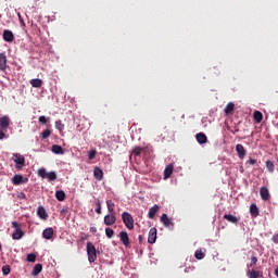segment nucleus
<instances>
[{
  "label": "nucleus",
  "instance_id": "f257e3e1",
  "mask_svg": "<svg viewBox=\"0 0 278 278\" xmlns=\"http://www.w3.org/2000/svg\"><path fill=\"white\" fill-rule=\"evenodd\" d=\"M38 177H41V179H48V181H55L58 179V174L55 172H49L47 173V169L41 167L37 172Z\"/></svg>",
  "mask_w": 278,
  "mask_h": 278
},
{
  "label": "nucleus",
  "instance_id": "a19ab883",
  "mask_svg": "<svg viewBox=\"0 0 278 278\" xmlns=\"http://www.w3.org/2000/svg\"><path fill=\"white\" fill-rule=\"evenodd\" d=\"M96 212L98 214H101V201L99 200L96 202Z\"/></svg>",
  "mask_w": 278,
  "mask_h": 278
},
{
  "label": "nucleus",
  "instance_id": "a878e982",
  "mask_svg": "<svg viewBox=\"0 0 278 278\" xmlns=\"http://www.w3.org/2000/svg\"><path fill=\"white\" fill-rule=\"evenodd\" d=\"M224 219L228 220V223H231L232 225L238 224V220H239L238 217H236V216H233L231 214H225L224 215Z\"/></svg>",
  "mask_w": 278,
  "mask_h": 278
},
{
  "label": "nucleus",
  "instance_id": "49530a36",
  "mask_svg": "<svg viewBox=\"0 0 278 278\" xmlns=\"http://www.w3.org/2000/svg\"><path fill=\"white\" fill-rule=\"evenodd\" d=\"M247 164H251V165L257 164V160H255V159H250V160L247 162Z\"/></svg>",
  "mask_w": 278,
  "mask_h": 278
},
{
  "label": "nucleus",
  "instance_id": "20e7f679",
  "mask_svg": "<svg viewBox=\"0 0 278 278\" xmlns=\"http://www.w3.org/2000/svg\"><path fill=\"white\" fill-rule=\"evenodd\" d=\"M12 228L15 229L14 232L12 233L13 240H21L25 233L21 229V224L17 222H12Z\"/></svg>",
  "mask_w": 278,
  "mask_h": 278
},
{
  "label": "nucleus",
  "instance_id": "5701e85b",
  "mask_svg": "<svg viewBox=\"0 0 278 278\" xmlns=\"http://www.w3.org/2000/svg\"><path fill=\"white\" fill-rule=\"evenodd\" d=\"M195 138L199 144H205V142H207V136H205L203 132L197 134Z\"/></svg>",
  "mask_w": 278,
  "mask_h": 278
},
{
  "label": "nucleus",
  "instance_id": "2f4dec72",
  "mask_svg": "<svg viewBox=\"0 0 278 278\" xmlns=\"http://www.w3.org/2000/svg\"><path fill=\"white\" fill-rule=\"evenodd\" d=\"M55 199H58L59 201H64L66 199V193H64L63 190H58L55 192Z\"/></svg>",
  "mask_w": 278,
  "mask_h": 278
},
{
  "label": "nucleus",
  "instance_id": "0eeeda50",
  "mask_svg": "<svg viewBox=\"0 0 278 278\" xmlns=\"http://www.w3.org/2000/svg\"><path fill=\"white\" fill-rule=\"evenodd\" d=\"M115 223H116V214L110 213L104 216V225H106V227H112V225H114Z\"/></svg>",
  "mask_w": 278,
  "mask_h": 278
},
{
  "label": "nucleus",
  "instance_id": "f704fd0d",
  "mask_svg": "<svg viewBox=\"0 0 278 278\" xmlns=\"http://www.w3.org/2000/svg\"><path fill=\"white\" fill-rule=\"evenodd\" d=\"M49 136H51V130H49V129H45V130L40 134L41 140H47V138H49Z\"/></svg>",
  "mask_w": 278,
  "mask_h": 278
},
{
  "label": "nucleus",
  "instance_id": "3c124183",
  "mask_svg": "<svg viewBox=\"0 0 278 278\" xmlns=\"http://www.w3.org/2000/svg\"><path fill=\"white\" fill-rule=\"evenodd\" d=\"M139 242H142V235L139 236Z\"/></svg>",
  "mask_w": 278,
  "mask_h": 278
},
{
  "label": "nucleus",
  "instance_id": "ddd939ff",
  "mask_svg": "<svg viewBox=\"0 0 278 278\" xmlns=\"http://www.w3.org/2000/svg\"><path fill=\"white\" fill-rule=\"evenodd\" d=\"M236 151H237L238 157H240V160H244V156L247 155V150L244 149V146H242L240 143L237 144Z\"/></svg>",
  "mask_w": 278,
  "mask_h": 278
},
{
  "label": "nucleus",
  "instance_id": "f03ea898",
  "mask_svg": "<svg viewBox=\"0 0 278 278\" xmlns=\"http://www.w3.org/2000/svg\"><path fill=\"white\" fill-rule=\"evenodd\" d=\"M87 255L90 264L97 262V248H94L92 242H87Z\"/></svg>",
  "mask_w": 278,
  "mask_h": 278
},
{
  "label": "nucleus",
  "instance_id": "f3484780",
  "mask_svg": "<svg viewBox=\"0 0 278 278\" xmlns=\"http://www.w3.org/2000/svg\"><path fill=\"white\" fill-rule=\"evenodd\" d=\"M159 211H160V206H159L157 204H155L154 206H152V207L149 210L148 218H150V219L155 218V215L157 214Z\"/></svg>",
  "mask_w": 278,
  "mask_h": 278
},
{
  "label": "nucleus",
  "instance_id": "a211bd4d",
  "mask_svg": "<svg viewBox=\"0 0 278 278\" xmlns=\"http://www.w3.org/2000/svg\"><path fill=\"white\" fill-rule=\"evenodd\" d=\"M250 214H251L252 218H257V216H260V208H257L256 204L250 205Z\"/></svg>",
  "mask_w": 278,
  "mask_h": 278
},
{
  "label": "nucleus",
  "instance_id": "1a4fd4ad",
  "mask_svg": "<svg viewBox=\"0 0 278 278\" xmlns=\"http://www.w3.org/2000/svg\"><path fill=\"white\" fill-rule=\"evenodd\" d=\"M8 68V56L5 52L0 53V71L5 72Z\"/></svg>",
  "mask_w": 278,
  "mask_h": 278
},
{
  "label": "nucleus",
  "instance_id": "7c9ffc66",
  "mask_svg": "<svg viewBox=\"0 0 278 278\" xmlns=\"http://www.w3.org/2000/svg\"><path fill=\"white\" fill-rule=\"evenodd\" d=\"M253 116H254L255 123H261L262 121H264V115L260 111H255Z\"/></svg>",
  "mask_w": 278,
  "mask_h": 278
},
{
  "label": "nucleus",
  "instance_id": "37998d69",
  "mask_svg": "<svg viewBox=\"0 0 278 278\" xmlns=\"http://www.w3.org/2000/svg\"><path fill=\"white\" fill-rule=\"evenodd\" d=\"M89 155V160H94V155H97V151L96 150H91L88 152Z\"/></svg>",
  "mask_w": 278,
  "mask_h": 278
},
{
  "label": "nucleus",
  "instance_id": "39448f33",
  "mask_svg": "<svg viewBox=\"0 0 278 278\" xmlns=\"http://www.w3.org/2000/svg\"><path fill=\"white\" fill-rule=\"evenodd\" d=\"M12 160L17 164L16 168H23L25 166V156L21 153H13Z\"/></svg>",
  "mask_w": 278,
  "mask_h": 278
},
{
  "label": "nucleus",
  "instance_id": "4be33fe9",
  "mask_svg": "<svg viewBox=\"0 0 278 278\" xmlns=\"http://www.w3.org/2000/svg\"><path fill=\"white\" fill-rule=\"evenodd\" d=\"M40 273H42V264H36L33 267V271H31L33 277H38Z\"/></svg>",
  "mask_w": 278,
  "mask_h": 278
},
{
  "label": "nucleus",
  "instance_id": "e433bc0d",
  "mask_svg": "<svg viewBox=\"0 0 278 278\" xmlns=\"http://www.w3.org/2000/svg\"><path fill=\"white\" fill-rule=\"evenodd\" d=\"M55 129H58L60 131V134H62V131H64V124H62V121L55 122Z\"/></svg>",
  "mask_w": 278,
  "mask_h": 278
},
{
  "label": "nucleus",
  "instance_id": "c85d7f7f",
  "mask_svg": "<svg viewBox=\"0 0 278 278\" xmlns=\"http://www.w3.org/2000/svg\"><path fill=\"white\" fill-rule=\"evenodd\" d=\"M52 153H55V155H62V153H64V150L62 149V146L54 144L52 146Z\"/></svg>",
  "mask_w": 278,
  "mask_h": 278
},
{
  "label": "nucleus",
  "instance_id": "dca6fc26",
  "mask_svg": "<svg viewBox=\"0 0 278 278\" xmlns=\"http://www.w3.org/2000/svg\"><path fill=\"white\" fill-rule=\"evenodd\" d=\"M93 177L98 179V181H101V179H103V169L96 166L93 168Z\"/></svg>",
  "mask_w": 278,
  "mask_h": 278
},
{
  "label": "nucleus",
  "instance_id": "7ed1b4c3",
  "mask_svg": "<svg viewBox=\"0 0 278 278\" xmlns=\"http://www.w3.org/2000/svg\"><path fill=\"white\" fill-rule=\"evenodd\" d=\"M122 220H123L125 227L129 229V231H131V229H134V216H131L129 214V212L122 213Z\"/></svg>",
  "mask_w": 278,
  "mask_h": 278
},
{
  "label": "nucleus",
  "instance_id": "cd10ccee",
  "mask_svg": "<svg viewBox=\"0 0 278 278\" xmlns=\"http://www.w3.org/2000/svg\"><path fill=\"white\" fill-rule=\"evenodd\" d=\"M265 167L267 168L268 173H275V163L270 160L265 162Z\"/></svg>",
  "mask_w": 278,
  "mask_h": 278
},
{
  "label": "nucleus",
  "instance_id": "393cba45",
  "mask_svg": "<svg viewBox=\"0 0 278 278\" xmlns=\"http://www.w3.org/2000/svg\"><path fill=\"white\" fill-rule=\"evenodd\" d=\"M174 167L172 164L167 165L164 169V179H169L170 175H173Z\"/></svg>",
  "mask_w": 278,
  "mask_h": 278
},
{
  "label": "nucleus",
  "instance_id": "5fc2aeb1",
  "mask_svg": "<svg viewBox=\"0 0 278 278\" xmlns=\"http://www.w3.org/2000/svg\"><path fill=\"white\" fill-rule=\"evenodd\" d=\"M0 251H1V244H0Z\"/></svg>",
  "mask_w": 278,
  "mask_h": 278
},
{
  "label": "nucleus",
  "instance_id": "c9c22d12",
  "mask_svg": "<svg viewBox=\"0 0 278 278\" xmlns=\"http://www.w3.org/2000/svg\"><path fill=\"white\" fill-rule=\"evenodd\" d=\"M105 236H106V238H109V239L114 238V229H112V228H110V227L105 228Z\"/></svg>",
  "mask_w": 278,
  "mask_h": 278
},
{
  "label": "nucleus",
  "instance_id": "c756f323",
  "mask_svg": "<svg viewBox=\"0 0 278 278\" xmlns=\"http://www.w3.org/2000/svg\"><path fill=\"white\" fill-rule=\"evenodd\" d=\"M30 85L33 86V88H40L42 86V79L34 78L30 80Z\"/></svg>",
  "mask_w": 278,
  "mask_h": 278
},
{
  "label": "nucleus",
  "instance_id": "603ef678",
  "mask_svg": "<svg viewBox=\"0 0 278 278\" xmlns=\"http://www.w3.org/2000/svg\"><path fill=\"white\" fill-rule=\"evenodd\" d=\"M188 271H189L188 268H186V269H185V273H188Z\"/></svg>",
  "mask_w": 278,
  "mask_h": 278
},
{
  "label": "nucleus",
  "instance_id": "6e6552de",
  "mask_svg": "<svg viewBox=\"0 0 278 278\" xmlns=\"http://www.w3.org/2000/svg\"><path fill=\"white\" fill-rule=\"evenodd\" d=\"M155 240H157V228L153 227L149 231L148 242L149 244H155Z\"/></svg>",
  "mask_w": 278,
  "mask_h": 278
},
{
  "label": "nucleus",
  "instance_id": "4c0bfd02",
  "mask_svg": "<svg viewBox=\"0 0 278 278\" xmlns=\"http://www.w3.org/2000/svg\"><path fill=\"white\" fill-rule=\"evenodd\" d=\"M2 273L5 276L10 275V273H11L10 265L2 266Z\"/></svg>",
  "mask_w": 278,
  "mask_h": 278
},
{
  "label": "nucleus",
  "instance_id": "473e14b6",
  "mask_svg": "<svg viewBox=\"0 0 278 278\" xmlns=\"http://www.w3.org/2000/svg\"><path fill=\"white\" fill-rule=\"evenodd\" d=\"M146 150H147V148L136 147L132 150V155H135V156L141 155V153L144 152Z\"/></svg>",
  "mask_w": 278,
  "mask_h": 278
},
{
  "label": "nucleus",
  "instance_id": "79ce46f5",
  "mask_svg": "<svg viewBox=\"0 0 278 278\" xmlns=\"http://www.w3.org/2000/svg\"><path fill=\"white\" fill-rule=\"evenodd\" d=\"M17 199H20V201H23V200L27 199V195L25 194V192H18Z\"/></svg>",
  "mask_w": 278,
  "mask_h": 278
},
{
  "label": "nucleus",
  "instance_id": "412c9836",
  "mask_svg": "<svg viewBox=\"0 0 278 278\" xmlns=\"http://www.w3.org/2000/svg\"><path fill=\"white\" fill-rule=\"evenodd\" d=\"M106 206H108V212L110 214H116V204L113 203L112 200H106Z\"/></svg>",
  "mask_w": 278,
  "mask_h": 278
},
{
  "label": "nucleus",
  "instance_id": "4468645a",
  "mask_svg": "<svg viewBox=\"0 0 278 278\" xmlns=\"http://www.w3.org/2000/svg\"><path fill=\"white\" fill-rule=\"evenodd\" d=\"M261 199L263 201H268L270 199V192L268 191V188L261 187L260 189Z\"/></svg>",
  "mask_w": 278,
  "mask_h": 278
},
{
  "label": "nucleus",
  "instance_id": "6ab92c4d",
  "mask_svg": "<svg viewBox=\"0 0 278 278\" xmlns=\"http://www.w3.org/2000/svg\"><path fill=\"white\" fill-rule=\"evenodd\" d=\"M161 223L164 225V227H170V225H173V223L170 222V218H168V215L166 213L162 214Z\"/></svg>",
  "mask_w": 278,
  "mask_h": 278
},
{
  "label": "nucleus",
  "instance_id": "2eb2a0df",
  "mask_svg": "<svg viewBox=\"0 0 278 278\" xmlns=\"http://www.w3.org/2000/svg\"><path fill=\"white\" fill-rule=\"evenodd\" d=\"M37 216L41 220H47V218H49V215L47 214V211L42 206L37 207Z\"/></svg>",
  "mask_w": 278,
  "mask_h": 278
},
{
  "label": "nucleus",
  "instance_id": "f8f14e48",
  "mask_svg": "<svg viewBox=\"0 0 278 278\" xmlns=\"http://www.w3.org/2000/svg\"><path fill=\"white\" fill-rule=\"evenodd\" d=\"M119 240L124 247L128 248L129 247V235L127 231H121L119 232Z\"/></svg>",
  "mask_w": 278,
  "mask_h": 278
},
{
  "label": "nucleus",
  "instance_id": "aec40b11",
  "mask_svg": "<svg viewBox=\"0 0 278 278\" xmlns=\"http://www.w3.org/2000/svg\"><path fill=\"white\" fill-rule=\"evenodd\" d=\"M235 108H236V104H233V102H229L224 109L225 116H229V114L233 112Z\"/></svg>",
  "mask_w": 278,
  "mask_h": 278
},
{
  "label": "nucleus",
  "instance_id": "9d476101",
  "mask_svg": "<svg viewBox=\"0 0 278 278\" xmlns=\"http://www.w3.org/2000/svg\"><path fill=\"white\" fill-rule=\"evenodd\" d=\"M8 127H10V117L8 115H4L0 117V128L2 131H8Z\"/></svg>",
  "mask_w": 278,
  "mask_h": 278
},
{
  "label": "nucleus",
  "instance_id": "c03bdc74",
  "mask_svg": "<svg viewBox=\"0 0 278 278\" xmlns=\"http://www.w3.org/2000/svg\"><path fill=\"white\" fill-rule=\"evenodd\" d=\"M255 264H257V256H252L250 266L253 267V266H255Z\"/></svg>",
  "mask_w": 278,
  "mask_h": 278
},
{
  "label": "nucleus",
  "instance_id": "8fccbe9b",
  "mask_svg": "<svg viewBox=\"0 0 278 278\" xmlns=\"http://www.w3.org/2000/svg\"><path fill=\"white\" fill-rule=\"evenodd\" d=\"M89 231H90L91 233H97V227H90Z\"/></svg>",
  "mask_w": 278,
  "mask_h": 278
},
{
  "label": "nucleus",
  "instance_id": "72a5a7b5",
  "mask_svg": "<svg viewBox=\"0 0 278 278\" xmlns=\"http://www.w3.org/2000/svg\"><path fill=\"white\" fill-rule=\"evenodd\" d=\"M194 257L195 260H203L205 257V253L201 249L197 250L194 253Z\"/></svg>",
  "mask_w": 278,
  "mask_h": 278
},
{
  "label": "nucleus",
  "instance_id": "a18cd8bd",
  "mask_svg": "<svg viewBox=\"0 0 278 278\" xmlns=\"http://www.w3.org/2000/svg\"><path fill=\"white\" fill-rule=\"evenodd\" d=\"M271 241L275 243V244H278V233H275L271 238Z\"/></svg>",
  "mask_w": 278,
  "mask_h": 278
},
{
  "label": "nucleus",
  "instance_id": "09e8293b",
  "mask_svg": "<svg viewBox=\"0 0 278 278\" xmlns=\"http://www.w3.org/2000/svg\"><path fill=\"white\" fill-rule=\"evenodd\" d=\"M86 240H88V236L80 237V239L78 240V242H86Z\"/></svg>",
  "mask_w": 278,
  "mask_h": 278
},
{
  "label": "nucleus",
  "instance_id": "864d4df0",
  "mask_svg": "<svg viewBox=\"0 0 278 278\" xmlns=\"http://www.w3.org/2000/svg\"><path fill=\"white\" fill-rule=\"evenodd\" d=\"M18 18H20V21H21V14H18Z\"/></svg>",
  "mask_w": 278,
  "mask_h": 278
},
{
  "label": "nucleus",
  "instance_id": "9b49d317",
  "mask_svg": "<svg viewBox=\"0 0 278 278\" xmlns=\"http://www.w3.org/2000/svg\"><path fill=\"white\" fill-rule=\"evenodd\" d=\"M2 38L5 42H14V33H12V30L5 29L2 34Z\"/></svg>",
  "mask_w": 278,
  "mask_h": 278
},
{
  "label": "nucleus",
  "instance_id": "b1692460",
  "mask_svg": "<svg viewBox=\"0 0 278 278\" xmlns=\"http://www.w3.org/2000/svg\"><path fill=\"white\" fill-rule=\"evenodd\" d=\"M42 236L46 240H51V238H53V228H46L42 232Z\"/></svg>",
  "mask_w": 278,
  "mask_h": 278
},
{
  "label": "nucleus",
  "instance_id": "de8ad7c7",
  "mask_svg": "<svg viewBox=\"0 0 278 278\" xmlns=\"http://www.w3.org/2000/svg\"><path fill=\"white\" fill-rule=\"evenodd\" d=\"M3 131V129L0 130V140H3V138H5V132Z\"/></svg>",
  "mask_w": 278,
  "mask_h": 278
},
{
  "label": "nucleus",
  "instance_id": "bb28decb",
  "mask_svg": "<svg viewBox=\"0 0 278 278\" xmlns=\"http://www.w3.org/2000/svg\"><path fill=\"white\" fill-rule=\"evenodd\" d=\"M248 277L249 278H260V277H262V271L255 270V269H249Z\"/></svg>",
  "mask_w": 278,
  "mask_h": 278
},
{
  "label": "nucleus",
  "instance_id": "ea45409f",
  "mask_svg": "<svg viewBox=\"0 0 278 278\" xmlns=\"http://www.w3.org/2000/svg\"><path fill=\"white\" fill-rule=\"evenodd\" d=\"M39 123H41V125H47V123H49V119L45 115H41L39 116Z\"/></svg>",
  "mask_w": 278,
  "mask_h": 278
},
{
  "label": "nucleus",
  "instance_id": "423d86ee",
  "mask_svg": "<svg viewBox=\"0 0 278 278\" xmlns=\"http://www.w3.org/2000/svg\"><path fill=\"white\" fill-rule=\"evenodd\" d=\"M11 181L13 186H21V184H27L29 181V178L23 177L21 174H16L11 178Z\"/></svg>",
  "mask_w": 278,
  "mask_h": 278
},
{
  "label": "nucleus",
  "instance_id": "58836bf2",
  "mask_svg": "<svg viewBox=\"0 0 278 278\" xmlns=\"http://www.w3.org/2000/svg\"><path fill=\"white\" fill-rule=\"evenodd\" d=\"M26 260L27 262H30V263L36 262V254L34 253L28 254Z\"/></svg>",
  "mask_w": 278,
  "mask_h": 278
}]
</instances>
